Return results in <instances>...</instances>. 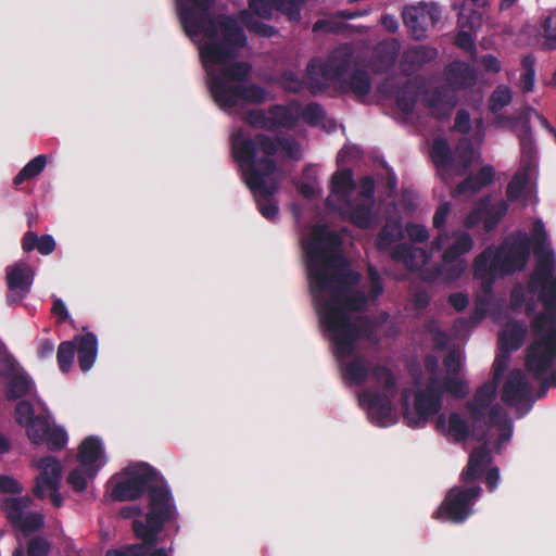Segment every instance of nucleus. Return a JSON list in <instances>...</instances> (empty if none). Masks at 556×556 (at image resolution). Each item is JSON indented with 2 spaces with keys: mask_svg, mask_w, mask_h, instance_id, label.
I'll return each instance as SVG.
<instances>
[{
  "mask_svg": "<svg viewBox=\"0 0 556 556\" xmlns=\"http://www.w3.org/2000/svg\"><path fill=\"white\" fill-rule=\"evenodd\" d=\"M342 238L326 226L313 229L311 241L305 244V266L314 306L326 330L332 336L333 353L339 363L352 356L361 337L369 338L376 330L370 317L362 313L367 306V295L351 290L361 275L351 269L342 253Z\"/></svg>",
  "mask_w": 556,
  "mask_h": 556,
  "instance_id": "obj_1",
  "label": "nucleus"
},
{
  "mask_svg": "<svg viewBox=\"0 0 556 556\" xmlns=\"http://www.w3.org/2000/svg\"><path fill=\"white\" fill-rule=\"evenodd\" d=\"M556 258L553 252L540 255L527 288L530 293L539 291L544 311L531 320L533 341L526 350L525 367L534 379H542L540 396L548 387L556 388Z\"/></svg>",
  "mask_w": 556,
  "mask_h": 556,
  "instance_id": "obj_2",
  "label": "nucleus"
},
{
  "mask_svg": "<svg viewBox=\"0 0 556 556\" xmlns=\"http://www.w3.org/2000/svg\"><path fill=\"white\" fill-rule=\"evenodd\" d=\"M231 155L239 165L242 178L253 193L258 212L268 220L277 218L279 208L274 201L279 190L275 142L258 132L245 136L241 130L231 137Z\"/></svg>",
  "mask_w": 556,
  "mask_h": 556,
  "instance_id": "obj_3",
  "label": "nucleus"
},
{
  "mask_svg": "<svg viewBox=\"0 0 556 556\" xmlns=\"http://www.w3.org/2000/svg\"><path fill=\"white\" fill-rule=\"evenodd\" d=\"M146 520L134 519L132 532L140 543L128 544L118 549H108L106 556H146L159 543V534L166 523L177 519V508L167 481L159 473L148 491Z\"/></svg>",
  "mask_w": 556,
  "mask_h": 556,
  "instance_id": "obj_4",
  "label": "nucleus"
},
{
  "mask_svg": "<svg viewBox=\"0 0 556 556\" xmlns=\"http://www.w3.org/2000/svg\"><path fill=\"white\" fill-rule=\"evenodd\" d=\"M531 242L526 233H519L502 245L488 247L473 261V277L480 280L482 293L490 298L498 278H504L526 268Z\"/></svg>",
  "mask_w": 556,
  "mask_h": 556,
  "instance_id": "obj_5",
  "label": "nucleus"
},
{
  "mask_svg": "<svg viewBox=\"0 0 556 556\" xmlns=\"http://www.w3.org/2000/svg\"><path fill=\"white\" fill-rule=\"evenodd\" d=\"M214 21L215 36H208L205 30L199 33H189L184 27L189 37L204 35L208 42L200 48V56L205 70H213L210 65H223L236 58L237 50L247 46V36L238 22L229 15L219 14L216 18L211 14Z\"/></svg>",
  "mask_w": 556,
  "mask_h": 556,
  "instance_id": "obj_6",
  "label": "nucleus"
},
{
  "mask_svg": "<svg viewBox=\"0 0 556 556\" xmlns=\"http://www.w3.org/2000/svg\"><path fill=\"white\" fill-rule=\"evenodd\" d=\"M370 374L381 386L383 392L365 390L359 393L358 399L361 404L366 406L370 421L378 427H383L387 425L392 410L388 393L395 391L396 381L391 369L384 365L372 366Z\"/></svg>",
  "mask_w": 556,
  "mask_h": 556,
  "instance_id": "obj_7",
  "label": "nucleus"
},
{
  "mask_svg": "<svg viewBox=\"0 0 556 556\" xmlns=\"http://www.w3.org/2000/svg\"><path fill=\"white\" fill-rule=\"evenodd\" d=\"M481 492L482 489L478 484L451 488L445 494L442 503L433 511L432 518L454 525L464 523L473 515V506L480 497Z\"/></svg>",
  "mask_w": 556,
  "mask_h": 556,
  "instance_id": "obj_8",
  "label": "nucleus"
},
{
  "mask_svg": "<svg viewBox=\"0 0 556 556\" xmlns=\"http://www.w3.org/2000/svg\"><path fill=\"white\" fill-rule=\"evenodd\" d=\"M127 478L118 481L112 489L113 501H135L157 482L159 471L147 463H138L125 468Z\"/></svg>",
  "mask_w": 556,
  "mask_h": 556,
  "instance_id": "obj_9",
  "label": "nucleus"
},
{
  "mask_svg": "<svg viewBox=\"0 0 556 556\" xmlns=\"http://www.w3.org/2000/svg\"><path fill=\"white\" fill-rule=\"evenodd\" d=\"M443 405L442 387L437 377L429 379L425 390L415 394V414H404V420L410 428L425 427L432 415H437Z\"/></svg>",
  "mask_w": 556,
  "mask_h": 556,
  "instance_id": "obj_10",
  "label": "nucleus"
},
{
  "mask_svg": "<svg viewBox=\"0 0 556 556\" xmlns=\"http://www.w3.org/2000/svg\"><path fill=\"white\" fill-rule=\"evenodd\" d=\"M453 238V243L442 254V264L435 267L437 276L447 281H454L464 274L467 268L464 255L473 247V240L468 232H454Z\"/></svg>",
  "mask_w": 556,
  "mask_h": 556,
  "instance_id": "obj_11",
  "label": "nucleus"
},
{
  "mask_svg": "<svg viewBox=\"0 0 556 556\" xmlns=\"http://www.w3.org/2000/svg\"><path fill=\"white\" fill-rule=\"evenodd\" d=\"M214 0H178L177 12L182 27L189 33L205 30L208 36H215L214 21L211 18V8Z\"/></svg>",
  "mask_w": 556,
  "mask_h": 556,
  "instance_id": "obj_12",
  "label": "nucleus"
},
{
  "mask_svg": "<svg viewBox=\"0 0 556 556\" xmlns=\"http://www.w3.org/2000/svg\"><path fill=\"white\" fill-rule=\"evenodd\" d=\"M483 445L475 447L468 458L466 467L460 473V480L465 484H470L485 473V484L490 492H493L500 482V469L491 467L486 472V468L492 463V455L488 446V440L482 441Z\"/></svg>",
  "mask_w": 556,
  "mask_h": 556,
  "instance_id": "obj_13",
  "label": "nucleus"
},
{
  "mask_svg": "<svg viewBox=\"0 0 556 556\" xmlns=\"http://www.w3.org/2000/svg\"><path fill=\"white\" fill-rule=\"evenodd\" d=\"M215 102L224 109H231L238 105L240 101L251 104H262L266 101L267 91L257 84H237L233 87H227L220 80L214 86Z\"/></svg>",
  "mask_w": 556,
  "mask_h": 556,
  "instance_id": "obj_14",
  "label": "nucleus"
},
{
  "mask_svg": "<svg viewBox=\"0 0 556 556\" xmlns=\"http://www.w3.org/2000/svg\"><path fill=\"white\" fill-rule=\"evenodd\" d=\"M498 384L492 380L480 386L475 394L473 400L466 403L470 421L473 424V437L477 441H485L489 435V427H481V422L485 424V409L489 408L496 395Z\"/></svg>",
  "mask_w": 556,
  "mask_h": 556,
  "instance_id": "obj_15",
  "label": "nucleus"
},
{
  "mask_svg": "<svg viewBox=\"0 0 556 556\" xmlns=\"http://www.w3.org/2000/svg\"><path fill=\"white\" fill-rule=\"evenodd\" d=\"M7 293L8 305H16L21 303L30 292L34 281V271L26 262H17L7 267Z\"/></svg>",
  "mask_w": 556,
  "mask_h": 556,
  "instance_id": "obj_16",
  "label": "nucleus"
},
{
  "mask_svg": "<svg viewBox=\"0 0 556 556\" xmlns=\"http://www.w3.org/2000/svg\"><path fill=\"white\" fill-rule=\"evenodd\" d=\"M440 20L437 7L427 3L407 7L403 11V21L410 36L416 40L427 37L428 27Z\"/></svg>",
  "mask_w": 556,
  "mask_h": 556,
  "instance_id": "obj_17",
  "label": "nucleus"
},
{
  "mask_svg": "<svg viewBox=\"0 0 556 556\" xmlns=\"http://www.w3.org/2000/svg\"><path fill=\"white\" fill-rule=\"evenodd\" d=\"M252 73V66L243 61H229L222 65L217 72L215 70H207V86L208 90L215 100V83L220 80L227 87H233L237 84L245 81Z\"/></svg>",
  "mask_w": 556,
  "mask_h": 556,
  "instance_id": "obj_18",
  "label": "nucleus"
},
{
  "mask_svg": "<svg viewBox=\"0 0 556 556\" xmlns=\"http://www.w3.org/2000/svg\"><path fill=\"white\" fill-rule=\"evenodd\" d=\"M353 58L354 50L350 45H342L336 48L327 60L318 66L321 76L318 85L325 86L328 81L341 77L349 70Z\"/></svg>",
  "mask_w": 556,
  "mask_h": 556,
  "instance_id": "obj_19",
  "label": "nucleus"
},
{
  "mask_svg": "<svg viewBox=\"0 0 556 556\" xmlns=\"http://www.w3.org/2000/svg\"><path fill=\"white\" fill-rule=\"evenodd\" d=\"M501 399L507 406L519 407L531 400V388L526 375L520 369H513L502 389Z\"/></svg>",
  "mask_w": 556,
  "mask_h": 556,
  "instance_id": "obj_20",
  "label": "nucleus"
},
{
  "mask_svg": "<svg viewBox=\"0 0 556 556\" xmlns=\"http://www.w3.org/2000/svg\"><path fill=\"white\" fill-rule=\"evenodd\" d=\"M40 476L33 488V494L39 500L46 497L45 489H59L62 473L61 463L53 456H46L39 463Z\"/></svg>",
  "mask_w": 556,
  "mask_h": 556,
  "instance_id": "obj_21",
  "label": "nucleus"
},
{
  "mask_svg": "<svg viewBox=\"0 0 556 556\" xmlns=\"http://www.w3.org/2000/svg\"><path fill=\"white\" fill-rule=\"evenodd\" d=\"M249 9L254 16L269 20L273 11L278 10L290 20L299 18V8L294 0H248Z\"/></svg>",
  "mask_w": 556,
  "mask_h": 556,
  "instance_id": "obj_22",
  "label": "nucleus"
},
{
  "mask_svg": "<svg viewBox=\"0 0 556 556\" xmlns=\"http://www.w3.org/2000/svg\"><path fill=\"white\" fill-rule=\"evenodd\" d=\"M301 103L292 101L287 105L274 104L268 108L270 132L279 128L293 129L300 121Z\"/></svg>",
  "mask_w": 556,
  "mask_h": 556,
  "instance_id": "obj_23",
  "label": "nucleus"
},
{
  "mask_svg": "<svg viewBox=\"0 0 556 556\" xmlns=\"http://www.w3.org/2000/svg\"><path fill=\"white\" fill-rule=\"evenodd\" d=\"M438 56V50L429 46H414L406 49L401 58V65L405 75H412L425 65L433 62Z\"/></svg>",
  "mask_w": 556,
  "mask_h": 556,
  "instance_id": "obj_24",
  "label": "nucleus"
},
{
  "mask_svg": "<svg viewBox=\"0 0 556 556\" xmlns=\"http://www.w3.org/2000/svg\"><path fill=\"white\" fill-rule=\"evenodd\" d=\"M445 80L450 87L456 90L469 88L476 84L477 73L465 61H453L444 71Z\"/></svg>",
  "mask_w": 556,
  "mask_h": 556,
  "instance_id": "obj_25",
  "label": "nucleus"
},
{
  "mask_svg": "<svg viewBox=\"0 0 556 556\" xmlns=\"http://www.w3.org/2000/svg\"><path fill=\"white\" fill-rule=\"evenodd\" d=\"M457 103L456 97L445 86H438L427 99L431 115L439 119H448Z\"/></svg>",
  "mask_w": 556,
  "mask_h": 556,
  "instance_id": "obj_26",
  "label": "nucleus"
},
{
  "mask_svg": "<svg viewBox=\"0 0 556 556\" xmlns=\"http://www.w3.org/2000/svg\"><path fill=\"white\" fill-rule=\"evenodd\" d=\"M395 262L403 263L408 270H416L426 265L430 255L425 249L416 248L407 243H399L391 252Z\"/></svg>",
  "mask_w": 556,
  "mask_h": 556,
  "instance_id": "obj_27",
  "label": "nucleus"
},
{
  "mask_svg": "<svg viewBox=\"0 0 556 556\" xmlns=\"http://www.w3.org/2000/svg\"><path fill=\"white\" fill-rule=\"evenodd\" d=\"M528 329L522 320L508 323L498 337V350L511 353L519 350L526 339Z\"/></svg>",
  "mask_w": 556,
  "mask_h": 556,
  "instance_id": "obj_28",
  "label": "nucleus"
},
{
  "mask_svg": "<svg viewBox=\"0 0 556 556\" xmlns=\"http://www.w3.org/2000/svg\"><path fill=\"white\" fill-rule=\"evenodd\" d=\"M74 342L77 351L79 368L88 371L94 364L98 355V339L94 333L75 336Z\"/></svg>",
  "mask_w": 556,
  "mask_h": 556,
  "instance_id": "obj_29",
  "label": "nucleus"
},
{
  "mask_svg": "<svg viewBox=\"0 0 556 556\" xmlns=\"http://www.w3.org/2000/svg\"><path fill=\"white\" fill-rule=\"evenodd\" d=\"M103 453L101 441L96 437L86 438L79 445L77 460L81 467L89 468V477H94L99 471L97 462Z\"/></svg>",
  "mask_w": 556,
  "mask_h": 556,
  "instance_id": "obj_30",
  "label": "nucleus"
},
{
  "mask_svg": "<svg viewBox=\"0 0 556 556\" xmlns=\"http://www.w3.org/2000/svg\"><path fill=\"white\" fill-rule=\"evenodd\" d=\"M495 178V169L492 165H483L476 174H470L455 189L457 194L477 193L490 186Z\"/></svg>",
  "mask_w": 556,
  "mask_h": 556,
  "instance_id": "obj_31",
  "label": "nucleus"
},
{
  "mask_svg": "<svg viewBox=\"0 0 556 556\" xmlns=\"http://www.w3.org/2000/svg\"><path fill=\"white\" fill-rule=\"evenodd\" d=\"M356 188V184L353 178V170L351 168H344L337 170L330 180V190L340 202L350 204L352 193Z\"/></svg>",
  "mask_w": 556,
  "mask_h": 556,
  "instance_id": "obj_32",
  "label": "nucleus"
},
{
  "mask_svg": "<svg viewBox=\"0 0 556 556\" xmlns=\"http://www.w3.org/2000/svg\"><path fill=\"white\" fill-rule=\"evenodd\" d=\"M400 45L396 40H387L379 42L374 50L375 71L384 73L389 71L397 59Z\"/></svg>",
  "mask_w": 556,
  "mask_h": 556,
  "instance_id": "obj_33",
  "label": "nucleus"
},
{
  "mask_svg": "<svg viewBox=\"0 0 556 556\" xmlns=\"http://www.w3.org/2000/svg\"><path fill=\"white\" fill-rule=\"evenodd\" d=\"M430 157L439 170L450 169L454 166L455 163V156L452 148L450 147L447 140L441 137L433 140L430 150Z\"/></svg>",
  "mask_w": 556,
  "mask_h": 556,
  "instance_id": "obj_34",
  "label": "nucleus"
},
{
  "mask_svg": "<svg viewBox=\"0 0 556 556\" xmlns=\"http://www.w3.org/2000/svg\"><path fill=\"white\" fill-rule=\"evenodd\" d=\"M22 249L25 252H30L37 249L40 254L49 255L55 249V241L51 235H42L41 237H38L35 232L27 231L22 238Z\"/></svg>",
  "mask_w": 556,
  "mask_h": 556,
  "instance_id": "obj_35",
  "label": "nucleus"
},
{
  "mask_svg": "<svg viewBox=\"0 0 556 556\" xmlns=\"http://www.w3.org/2000/svg\"><path fill=\"white\" fill-rule=\"evenodd\" d=\"M481 205L483 207L484 229L486 231H492L506 215L508 211V204L503 200L497 203L490 204L489 198H484L481 200Z\"/></svg>",
  "mask_w": 556,
  "mask_h": 556,
  "instance_id": "obj_36",
  "label": "nucleus"
},
{
  "mask_svg": "<svg viewBox=\"0 0 556 556\" xmlns=\"http://www.w3.org/2000/svg\"><path fill=\"white\" fill-rule=\"evenodd\" d=\"M7 378L5 395L9 401L20 400L29 393L31 380L27 375L15 371Z\"/></svg>",
  "mask_w": 556,
  "mask_h": 556,
  "instance_id": "obj_37",
  "label": "nucleus"
},
{
  "mask_svg": "<svg viewBox=\"0 0 556 556\" xmlns=\"http://www.w3.org/2000/svg\"><path fill=\"white\" fill-rule=\"evenodd\" d=\"M371 367L367 365L366 361L357 356L344 365L343 377L351 383L361 386L366 382Z\"/></svg>",
  "mask_w": 556,
  "mask_h": 556,
  "instance_id": "obj_38",
  "label": "nucleus"
},
{
  "mask_svg": "<svg viewBox=\"0 0 556 556\" xmlns=\"http://www.w3.org/2000/svg\"><path fill=\"white\" fill-rule=\"evenodd\" d=\"M447 432L456 442H463L473 437V424L465 420L458 413H451L447 419Z\"/></svg>",
  "mask_w": 556,
  "mask_h": 556,
  "instance_id": "obj_39",
  "label": "nucleus"
},
{
  "mask_svg": "<svg viewBox=\"0 0 556 556\" xmlns=\"http://www.w3.org/2000/svg\"><path fill=\"white\" fill-rule=\"evenodd\" d=\"M345 84L356 98L366 97L371 89V79L365 70L353 71Z\"/></svg>",
  "mask_w": 556,
  "mask_h": 556,
  "instance_id": "obj_40",
  "label": "nucleus"
},
{
  "mask_svg": "<svg viewBox=\"0 0 556 556\" xmlns=\"http://www.w3.org/2000/svg\"><path fill=\"white\" fill-rule=\"evenodd\" d=\"M402 237L403 231L399 223H387L377 235L376 247L379 250H389Z\"/></svg>",
  "mask_w": 556,
  "mask_h": 556,
  "instance_id": "obj_41",
  "label": "nucleus"
},
{
  "mask_svg": "<svg viewBox=\"0 0 556 556\" xmlns=\"http://www.w3.org/2000/svg\"><path fill=\"white\" fill-rule=\"evenodd\" d=\"M47 165V157L43 154H39L30 160L14 177L13 184L15 187L22 185L24 181L29 180L38 176Z\"/></svg>",
  "mask_w": 556,
  "mask_h": 556,
  "instance_id": "obj_42",
  "label": "nucleus"
},
{
  "mask_svg": "<svg viewBox=\"0 0 556 556\" xmlns=\"http://www.w3.org/2000/svg\"><path fill=\"white\" fill-rule=\"evenodd\" d=\"M345 205L349 207V217L354 226L363 229L370 226L372 220L371 203H358L353 205L350 201V204Z\"/></svg>",
  "mask_w": 556,
  "mask_h": 556,
  "instance_id": "obj_43",
  "label": "nucleus"
},
{
  "mask_svg": "<svg viewBox=\"0 0 556 556\" xmlns=\"http://www.w3.org/2000/svg\"><path fill=\"white\" fill-rule=\"evenodd\" d=\"M239 16L241 22L251 33L266 38H270L276 34V29L273 26L258 21L249 10L240 11Z\"/></svg>",
  "mask_w": 556,
  "mask_h": 556,
  "instance_id": "obj_44",
  "label": "nucleus"
},
{
  "mask_svg": "<svg viewBox=\"0 0 556 556\" xmlns=\"http://www.w3.org/2000/svg\"><path fill=\"white\" fill-rule=\"evenodd\" d=\"M25 427L29 440L35 444L45 442V438L50 429L47 417L42 415L35 416Z\"/></svg>",
  "mask_w": 556,
  "mask_h": 556,
  "instance_id": "obj_45",
  "label": "nucleus"
},
{
  "mask_svg": "<svg viewBox=\"0 0 556 556\" xmlns=\"http://www.w3.org/2000/svg\"><path fill=\"white\" fill-rule=\"evenodd\" d=\"M521 65L523 73L520 76V88L525 93H529L534 88L535 78V58L532 54H528L522 58Z\"/></svg>",
  "mask_w": 556,
  "mask_h": 556,
  "instance_id": "obj_46",
  "label": "nucleus"
},
{
  "mask_svg": "<svg viewBox=\"0 0 556 556\" xmlns=\"http://www.w3.org/2000/svg\"><path fill=\"white\" fill-rule=\"evenodd\" d=\"M76 352V345L73 341H64L60 343L56 351V359L61 371L67 372L73 364Z\"/></svg>",
  "mask_w": 556,
  "mask_h": 556,
  "instance_id": "obj_47",
  "label": "nucleus"
},
{
  "mask_svg": "<svg viewBox=\"0 0 556 556\" xmlns=\"http://www.w3.org/2000/svg\"><path fill=\"white\" fill-rule=\"evenodd\" d=\"M395 101L397 106L404 113H410L416 104L415 93L413 86L409 81H406L402 87L399 88L395 94Z\"/></svg>",
  "mask_w": 556,
  "mask_h": 556,
  "instance_id": "obj_48",
  "label": "nucleus"
},
{
  "mask_svg": "<svg viewBox=\"0 0 556 556\" xmlns=\"http://www.w3.org/2000/svg\"><path fill=\"white\" fill-rule=\"evenodd\" d=\"M513 100V92L507 86H498L492 92L489 99V109L496 113L504 106L508 105Z\"/></svg>",
  "mask_w": 556,
  "mask_h": 556,
  "instance_id": "obj_49",
  "label": "nucleus"
},
{
  "mask_svg": "<svg viewBox=\"0 0 556 556\" xmlns=\"http://www.w3.org/2000/svg\"><path fill=\"white\" fill-rule=\"evenodd\" d=\"M244 121L255 129L270 131L268 110L254 109L247 112Z\"/></svg>",
  "mask_w": 556,
  "mask_h": 556,
  "instance_id": "obj_50",
  "label": "nucleus"
},
{
  "mask_svg": "<svg viewBox=\"0 0 556 556\" xmlns=\"http://www.w3.org/2000/svg\"><path fill=\"white\" fill-rule=\"evenodd\" d=\"M93 477H89V468L79 466L73 469L67 476V483L73 488L76 492H83L87 488L88 479H92Z\"/></svg>",
  "mask_w": 556,
  "mask_h": 556,
  "instance_id": "obj_51",
  "label": "nucleus"
},
{
  "mask_svg": "<svg viewBox=\"0 0 556 556\" xmlns=\"http://www.w3.org/2000/svg\"><path fill=\"white\" fill-rule=\"evenodd\" d=\"M276 146V152L278 148H280L288 157L298 160L301 156V146L293 138H288L285 136H276V138L269 137Z\"/></svg>",
  "mask_w": 556,
  "mask_h": 556,
  "instance_id": "obj_52",
  "label": "nucleus"
},
{
  "mask_svg": "<svg viewBox=\"0 0 556 556\" xmlns=\"http://www.w3.org/2000/svg\"><path fill=\"white\" fill-rule=\"evenodd\" d=\"M325 110L317 102L308 103L304 109L301 108L300 118L309 126H316L325 117Z\"/></svg>",
  "mask_w": 556,
  "mask_h": 556,
  "instance_id": "obj_53",
  "label": "nucleus"
},
{
  "mask_svg": "<svg viewBox=\"0 0 556 556\" xmlns=\"http://www.w3.org/2000/svg\"><path fill=\"white\" fill-rule=\"evenodd\" d=\"M542 28L545 39L543 43L544 48L547 50H556V10L544 20Z\"/></svg>",
  "mask_w": 556,
  "mask_h": 556,
  "instance_id": "obj_54",
  "label": "nucleus"
},
{
  "mask_svg": "<svg viewBox=\"0 0 556 556\" xmlns=\"http://www.w3.org/2000/svg\"><path fill=\"white\" fill-rule=\"evenodd\" d=\"M443 389L456 399H464L468 394L467 384L457 378V375H448L443 381Z\"/></svg>",
  "mask_w": 556,
  "mask_h": 556,
  "instance_id": "obj_55",
  "label": "nucleus"
},
{
  "mask_svg": "<svg viewBox=\"0 0 556 556\" xmlns=\"http://www.w3.org/2000/svg\"><path fill=\"white\" fill-rule=\"evenodd\" d=\"M527 184V176L525 174L516 173L506 187L507 199L509 201H517L521 197Z\"/></svg>",
  "mask_w": 556,
  "mask_h": 556,
  "instance_id": "obj_56",
  "label": "nucleus"
},
{
  "mask_svg": "<svg viewBox=\"0 0 556 556\" xmlns=\"http://www.w3.org/2000/svg\"><path fill=\"white\" fill-rule=\"evenodd\" d=\"M367 276L369 279L368 298L371 300L378 299L383 293V282L380 274L374 265H368Z\"/></svg>",
  "mask_w": 556,
  "mask_h": 556,
  "instance_id": "obj_57",
  "label": "nucleus"
},
{
  "mask_svg": "<svg viewBox=\"0 0 556 556\" xmlns=\"http://www.w3.org/2000/svg\"><path fill=\"white\" fill-rule=\"evenodd\" d=\"M2 508L7 514L10 522L15 525L22 519L23 516V504L21 498L8 497L2 503Z\"/></svg>",
  "mask_w": 556,
  "mask_h": 556,
  "instance_id": "obj_58",
  "label": "nucleus"
},
{
  "mask_svg": "<svg viewBox=\"0 0 556 556\" xmlns=\"http://www.w3.org/2000/svg\"><path fill=\"white\" fill-rule=\"evenodd\" d=\"M509 359H510V353H505V351L498 350V352L495 356V359L493 362V366H492L493 377L491 379L493 382H496V384H500V382L503 378V375L505 374V371L508 367Z\"/></svg>",
  "mask_w": 556,
  "mask_h": 556,
  "instance_id": "obj_59",
  "label": "nucleus"
},
{
  "mask_svg": "<svg viewBox=\"0 0 556 556\" xmlns=\"http://www.w3.org/2000/svg\"><path fill=\"white\" fill-rule=\"evenodd\" d=\"M457 157L464 169H467L473 160V147L468 138L459 140L456 148Z\"/></svg>",
  "mask_w": 556,
  "mask_h": 556,
  "instance_id": "obj_60",
  "label": "nucleus"
},
{
  "mask_svg": "<svg viewBox=\"0 0 556 556\" xmlns=\"http://www.w3.org/2000/svg\"><path fill=\"white\" fill-rule=\"evenodd\" d=\"M17 366L16 359L0 343V377H10L16 371Z\"/></svg>",
  "mask_w": 556,
  "mask_h": 556,
  "instance_id": "obj_61",
  "label": "nucleus"
},
{
  "mask_svg": "<svg viewBox=\"0 0 556 556\" xmlns=\"http://www.w3.org/2000/svg\"><path fill=\"white\" fill-rule=\"evenodd\" d=\"M14 415L16 422L23 427L36 416L31 403L25 400L17 402Z\"/></svg>",
  "mask_w": 556,
  "mask_h": 556,
  "instance_id": "obj_62",
  "label": "nucleus"
},
{
  "mask_svg": "<svg viewBox=\"0 0 556 556\" xmlns=\"http://www.w3.org/2000/svg\"><path fill=\"white\" fill-rule=\"evenodd\" d=\"M67 441L65 431L61 428L49 429L45 442H47L49 450L60 451L62 450Z\"/></svg>",
  "mask_w": 556,
  "mask_h": 556,
  "instance_id": "obj_63",
  "label": "nucleus"
},
{
  "mask_svg": "<svg viewBox=\"0 0 556 556\" xmlns=\"http://www.w3.org/2000/svg\"><path fill=\"white\" fill-rule=\"evenodd\" d=\"M49 551V542L41 536H36L28 542L27 556H47Z\"/></svg>",
  "mask_w": 556,
  "mask_h": 556,
  "instance_id": "obj_64",
  "label": "nucleus"
}]
</instances>
